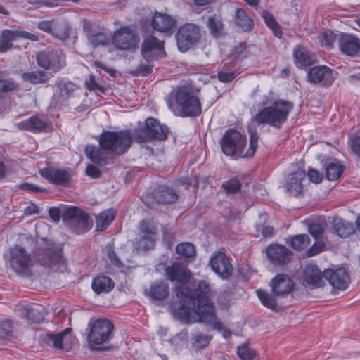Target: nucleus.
I'll use <instances>...</instances> for the list:
<instances>
[{"mask_svg":"<svg viewBox=\"0 0 360 360\" xmlns=\"http://www.w3.org/2000/svg\"><path fill=\"white\" fill-rule=\"evenodd\" d=\"M71 329L66 328L62 333L56 335L48 334L46 337V342L47 345L53 347L57 349H61L63 348V342L65 337L70 334Z\"/></svg>","mask_w":360,"mask_h":360,"instance_id":"46","label":"nucleus"},{"mask_svg":"<svg viewBox=\"0 0 360 360\" xmlns=\"http://www.w3.org/2000/svg\"><path fill=\"white\" fill-rule=\"evenodd\" d=\"M304 281L309 285L319 288L324 284L323 272L316 264H308L304 271Z\"/></svg>","mask_w":360,"mask_h":360,"instance_id":"26","label":"nucleus"},{"mask_svg":"<svg viewBox=\"0 0 360 360\" xmlns=\"http://www.w3.org/2000/svg\"><path fill=\"white\" fill-rule=\"evenodd\" d=\"M309 231L316 239L321 238L323 234V229L317 223L311 224L309 226Z\"/></svg>","mask_w":360,"mask_h":360,"instance_id":"64","label":"nucleus"},{"mask_svg":"<svg viewBox=\"0 0 360 360\" xmlns=\"http://www.w3.org/2000/svg\"><path fill=\"white\" fill-rule=\"evenodd\" d=\"M20 33L17 31L4 30L0 35V53H4L12 48V41L20 37Z\"/></svg>","mask_w":360,"mask_h":360,"instance_id":"39","label":"nucleus"},{"mask_svg":"<svg viewBox=\"0 0 360 360\" xmlns=\"http://www.w3.org/2000/svg\"><path fill=\"white\" fill-rule=\"evenodd\" d=\"M338 72L326 65H316L310 68L307 71L308 81L314 84H320L328 88L332 86L337 79Z\"/></svg>","mask_w":360,"mask_h":360,"instance_id":"15","label":"nucleus"},{"mask_svg":"<svg viewBox=\"0 0 360 360\" xmlns=\"http://www.w3.org/2000/svg\"><path fill=\"white\" fill-rule=\"evenodd\" d=\"M212 271L223 279L229 278L233 273V266L226 254L217 252L210 259Z\"/></svg>","mask_w":360,"mask_h":360,"instance_id":"18","label":"nucleus"},{"mask_svg":"<svg viewBox=\"0 0 360 360\" xmlns=\"http://www.w3.org/2000/svg\"><path fill=\"white\" fill-rule=\"evenodd\" d=\"M139 41V34L129 26L116 30L112 37L113 45L120 51H134L138 48Z\"/></svg>","mask_w":360,"mask_h":360,"instance_id":"14","label":"nucleus"},{"mask_svg":"<svg viewBox=\"0 0 360 360\" xmlns=\"http://www.w3.org/2000/svg\"><path fill=\"white\" fill-rule=\"evenodd\" d=\"M87 38L90 44L96 48L98 46H104L109 43V37L106 34L102 32L89 31Z\"/></svg>","mask_w":360,"mask_h":360,"instance_id":"45","label":"nucleus"},{"mask_svg":"<svg viewBox=\"0 0 360 360\" xmlns=\"http://www.w3.org/2000/svg\"><path fill=\"white\" fill-rule=\"evenodd\" d=\"M293 56L296 65L300 68L310 66L314 63L311 53L302 47L295 49Z\"/></svg>","mask_w":360,"mask_h":360,"instance_id":"40","label":"nucleus"},{"mask_svg":"<svg viewBox=\"0 0 360 360\" xmlns=\"http://www.w3.org/2000/svg\"><path fill=\"white\" fill-rule=\"evenodd\" d=\"M146 295L153 300H165L169 295V285L163 281H155L150 285Z\"/></svg>","mask_w":360,"mask_h":360,"instance_id":"25","label":"nucleus"},{"mask_svg":"<svg viewBox=\"0 0 360 360\" xmlns=\"http://www.w3.org/2000/svg\"><path fill=\"white\" fill-rule=\"evenodd\" d=\"M293 106L292 102L285 100L274 101L270 106L259 110L252 117V122L258 125L269 124L276 129H281L286 122Z\"/></svg>","mask_w":360,"mask_h":360,"instance_id":"3","label":"nucleus"},{"mask_svg":"<svg viewBox=\"0 0 360 360\" xmlns=\"http://www.w3.org/2000/svg\"><path fill=\"white\" fill-rule=\"evenodd\" d=\"M114 282L108 276L99 275L95 277L91 283L92 290L97 294L108 293L114 288Z\"/></svg>","mask_w":360,"mask_h":360,"instance_id":"31","label":"nucleus"},{"mask_svg":"<svg viewBox=\"0 0 360 360\" xmlns=\"http://www.w3.org/2000/svg\"><path fill=\"white\" fill-rule=\"evenodd\" d=\"M345 169V167L339 161L328 162L326 167V177L329 181H335L341 176Z\"/></svg>","mask_w":360,"mask_h":360,"instance_id":"41","label":"nucleus"},{"mask_svg":"<svg viewBox=\"0 0 360 360\" xmlns=\"http://www.w3.org/2000/svg\"><path fill=\"white\" fill-rule=\"evenodd\" d=\"M168 127L160 124L156 118L150 117L145 121L144 125L134 130V139L137 143H142L153 140L164 141L167 139Z\"/></svg>","mask_w":360,"mask_h":360,"instance_id":"6","label":"nucleus"},{"mask_svg":"<svg viewBox=\"0 0 360 360\" xmlns=\"http://www.w3.org/2000/svg\"><path fill=\"white\" fill-rule=\"evenodd\" d=\"M335 39V34L331 30H327L323 34V37L321 41V45L328 49H332Z\"/></svg>","mask_w":360,"mask_h":360,"instance_id":"55","label":"nucleus"},{"mask_svg":"<svg viewBox=\"0 0 360 360\" xmlns=\"http://www.w3.org/2000/svg\"><path fill=\"white\" fill-rule=\"evenodd\" d=\"M338 46L343 54L355 56L360 51V39L354 35L342 33L338 38Z\"/></svg>","mask_w":360,"mask_h":360,"instance_id":"21","label":"nucleus"},{"mask_svg":"<svg viewBox=\"0 0 360 360\" xmlns=\"http://www.w3.org/2000/svg\"><path fill=\"white\" fill-rule=\"evenodd\" d=\"M221 186L226 193H236L240 190L242 184L237 178H232L224 181Z\"/></svg>","mask_w":360,"mask_h":360,"instance_id":"52","label":"nucleus"},{"mask_svg":"<svg viewBox=\"0 0 360 360\" xmlns=\"http://www.w3.org/2000/svg\"><path fill=\"white\" fill-rule=\"evenodd\" d=\"M239 357L243 360H252L256 356V351L249 347L247 343L239 345L237 348Z\"/></svg>","mask_w":360,"mask_h":360,"instance_id":"50","label":"nucleus"},{"mask_svg":"<svg viewBox=\"0 0 360 360\" xmlns=\"http://www.w3.org/2000/svg\"><path fill=\"white\" fill-rule=\"evenodd\" d=\"M325 244L322 241H316L307 251V257H312L321 252L325 249Z\"/></svg>","mask_w":360,"mask_h":360,"instance_id":"61","label":"nucleus"},{"mask_svg":"<svg viewBox=\"0 0 360 360\" xmlns=\"http://www.w3.org/2000/svg\"><path fill=\"white\" fill-rule=\"evenodd\" d=\"M166 278L172 283H187L191 278V272L186 266L179 262H174L165 268Z\"/></svg>","mask_w":360,"mask_h":360,"instance_id":"20","label":"nucleus"},{"mask_svg":"<svg viewBox=\"0 0 360 360\" xmlns=\"http://www.w3.org/2000/svg\"><path fill=\"white\" fill-rule=\"evenodd\" d=\"M349 146L352 153L360 158V136L354 135L349 138Z\"/></svg>","mask_w":360,"mask_h":360,"instance_id":"60","label":"nucleus"},{"mask_svg":"<svg viewBox=\"0 0 360 360\" xmlns=\"http://www.w3.org/2000/svg\"><path fill=\"white\" fill-rule=\"evenodd\" d=\"M40 176L55 186L68 187L72 179L70 167H55L46 162V167L39 169Z\"/></svg>","mask_w":360,"mask_h":360,"instance_id":"13","label":"nucleus"},{"mask_svg":"<svg viewBox=\"0 0 360 360\" xmlns=\"http://www.w3.org/2000/svg\"><path fill=\"white\" fill-rule=\"evenodd\" d=\"M9 262L14 271L20 276H31L32 261L31 256L20 245L10 248Z\"/></svg>","mask_w":360,"mask_h":360,"instance_id":"11","label":"nucleus"},{"mask_svg":"<svg viewBox=\"0 0 360 360\" xmlns=\"http://www.w3.org/2000/svg\"><path fill=\"white\" fill-rule=\"evenodd\" d=\"M176 295L183 304H192L195 313L198 314V303H195V295L193 290L184 286L176 287Z\"/></svg>","mask_w":360,"mask_h":360,"instance_id":"36","label":"nucleus"},{"mask_svg":"<svg viewBox=\"0 0 360 360\" xmlns=\"http://www.w3.org/2000/svg\"><path fill=\"white\" fill-rule=\"evenodd\" d=\"M310 244V238L307 234H299L291 237L290 245L297 251L306 249Z\"/></svg>","mask_w":360,"mask_h":360,"instance_id":"47","label":"nucleus"},{"mask_svg":"<svg viewBox=\"0 0 360 360\" xmlns=\"http://www.w3.org/2000/svg\"><path fill=\"white\" fill-rule=\"evenodd\" d=\"M323 276L331 286L337 290H345L350 283L349 274L345 268H339L336 270L326 269L323 271Z\"/></svg>","mask_w":360,"mask_h":360,"instance_id":"19","label":"nucleus"},{"mask_svg":"<svg viewBox=\"0 0 360 360\" xmlns=\"http://www.w3.org/2000/svg\"><path fill=\"white\" fill-rule=\"evenodd\" d=\"M207 27L210 32L214 38H218L223 34L224 24L219 15H213L208 18Z\"/></svg>","mask_w":360,"mask_h":360,"instance_id":"42","label":"nucleus"},{"mask_svg":"<svg viewBox=\"0 0 360 360\" xmlns=\"http://www.w3.org/2000/svg\"><path fill=\"white\" fill-rule=\"evenodd\" d=\"M39 306L23 305L18 309L19 316L32 323H39L44 320V314L40 311Z\"/></svg>","mask_w":360,"mask_h":360,"instance_id":"30","label":"nucleus"},{"mask_svg":"<svg viewBox=\"0 0 360 360\" xmlns=\"http://www.w3.org/2000/svg\"><path fill=\"white\" fill-rule=\"evenodd\" d=\"M175 37L179 50L185 53L200 41V27L192 22L185 23L178 28Z\"/></svg>","mask_w":360,"mask_h":360,"instance_id":"10","label":"nucleus"},{"mask_svg":"<svg viewBox=\"0 0 360 360\" xmlns=\"http://www.w3.org/2000/svg\"><path fill=\"white\" fill-rule=\"evenodd\" d=\"M55 86L56 88V92L58 93L60 96L64 100L72 96L77 89L76 84L65 78L58 79L55 82Z\"/></svg>","mask_w":360,"mask_h":360,"instance_id":"33","label":"nucleus"},{"mask_svg":"<svg viewBox=\"0 0 360 360\" xmlns=\"http://www.w3.org/2000/svg\"><path fill=\"white\" fill-rule=\"evenodd\" d=\"M51 34L62 41H65L70 36V27L63 22L53 24Z\"/></svg>","mask_w":360,"mask_h":360,"instance_id":"48","label":"nucleus"},{"mask_svg":"<svg viewBox=\"0 0 360 360\" xmlns=\"http://www.w3.org/2000/svg\"><path fill=\"white\" fill-rule=\"evenodd\" d=\"M153 195L157 202L160 204L174 203L178 198L177 194L172 188L165 186H158L153 191Z\"/></svg>","mask_w":360,"mask_h":360,"instance_id":"28","label":"nucleus"},{"mask_svg":"<svg viewBox=\"0 0 360 360\" xmlns=\"http://www.w3.org/2000/svg\"><path fill=\"white\" fill-rule=\"evenodd\" d=\"M141 55L147 62H153L165 56L164 43L150 35L146 37L141 47Z\"/></svg>","mask_w":360,"mask_h":360,"instance_id":"17","label":"nucleus"},{"mask_svg":"<svg viewBox=\"0 0 360 360\" xmlns=\"http://www.w3.org/2000/svg\"><path fill=\"white\" fill-rule=\"evenodd\" d=\"M259 135L256 131L250 134V146L245 152L247 139L245 135L235 129L226 131L220 141L222 152L227 156L236 158H252L255 154L258 146Z\"/></svg>","mask_w":360,"mask_h":360,"instance_id":"1","label":"nucleus"},{"mask_svg":"<svg viewBox=\"0 0 360 360\" xmlns=\"http://www.w3.org/2000/svg\"><path fill=\"white\" fill-rule=\"evenodd\" d=\"M35 256L41 266L50 269L59 266L65 262L62 247L47 239L43 240Z\"/></svg>","mask_w":360,"mask_h":360,"instance_id":"8","label":"nucleus"},{"mask_svg":"<svg viewBox=\"0 0 360 360\" xmlns=\"http://www.w3.org/2000/svg\"><path fill=\"white\" fill-rule=\"evenodd\" d=\"M18 188L20 190L26 191L30 193H47L49 190L45 188L40 187L36 184L25 182L18 186Z\"/></svg>","mask_w":360,"mask_h":360,"instance_id":"56","label":"nucleus"},{"mask_svg":"<svg viewBox=\"0 0 360 360\" xmlns=\"http://www.w3.org/2000/svg\"><path fill=\"white\" fill-rule=\"evenodd\" d=\"M266 253L269 262L279 271L286 269L292 255V252L289 248L277 243L266 247Z\"/></svg>","mask_w":360,"mask_h":360,"instance_id":"16","label":"nucleus"},{"mask_svg":"<svg viewBox=\"0 0 360 360\" xmlns=\"http://www.w3.org/2000/svg\"><path fill=\"white\" fill-rule=\"evenodd\" d=\"M12 322L6 319L0 321V338H5L12 333Z\"/></svg>","mask_w":360,"mask_h":360,"instance_id":"58","label":"nucleus"},{"mask_svg":"<svg viewBox=\"0 0 360 360\" xmlns=\"http://www.w3.org/2000/svg\"><path fill=\"white\" fill-rule=\"evenodd\" d=\"M62 219L77 231H87L93 225V220L89 214L75 206L67 207L62 214Z\"/></svg>","mask_w":360,"mask_h":360,"instance_id":"12","label":"nucleus"},{"mask_svg":"<svg viewBox=\"0 0 360 360\" xmlns=\"http://www.w3.org/2000/svg\"><path fill=\"white\" fill-rule=\"evenodd\" d=\"M175 108L168 102L169 108L182 117H195L202 113V105L199 98L188 86H179L174 93Z\"/></svg>","mask_w":360,"mask_h":360,"instance_id":"4","label":"nucleus"},{"mask_svg":"<svg viewBox=\"0 0 360 360\" xmlns=\"http://www.w3.org/2000/svg\"><path fill=\"white\" fill-rule=\"evenodd\" d=\"M256 292L259 300L264 307L275 311H278V303L273 295L261 289L257 290Z\"/></svg>","mask_w":360,"mask_h":360,"instance_id":"44","label":"nucleus"},{"mask_svg":"<svg viewBox=\"0 0 360 360\" xmlns=\"http://www.w3.org/2000/svg\"><path fill=\"white\" fill-rule=\"evenodd\" d=\"M195 295V303H198V315L199 321L210 325L214 329L221 331L223 323L217 317L214 304L210 300V285L204 281H200L198 286L193 290Z\"/></svg>","mask_w":360,"mask_h":360,"instance_id":"2","label":"nucleus"},{"mask_svg":"<svg viewBox=\"0 0 360 360\" xmlns=\"http://www.w3.org/2000/svg\"><path fill=\"white\" fill-rule=\"evenodd\" d=\"M238 72L236 70L227 71L226 70H219L217 71V77L222 83H231L238 76Z\"/></svg>","mask_w":360,"mask_h":360,"instance_id":"53","label":"nucleus"},{"mask_svg":"<svg viewBox=\"0 0 360 360\" xmlns=\"http://www.w3.org/2000/svg\"><path fill=\"white\" fill-rule=\"evenodd\" d=\"M271 287L275 295L280 296L290 293L294 287L292 279L285 274H277L271 282Z\"/></svg>","mask_w":360,"mask_h":360,"instance_id":"23","label":"nucleus"},{"mask_svg":"<svg viewBox=\"0 0 360 360\" xmlns=\"http://www.w3.org/2000/svg\"><path fill=\"white\" fill-rule=\"evenodd\" d=\"M98 143L101 149L105 151H109L116 155H122L131 146V134L129 130L104 131L99 136Z\"/></svg>","mask_w":360,"mask_h":360,"instance_id":"5","label":"nucleus"},{"mask_svg":"<svg viewBox=\"0 0 360 360\" xmlns=\"http://www.w3.org/2000/svg\"><path fill=\"white\" fill-rule=\"evenodd\" d=\"M212 339V335L204 334L198 330L191 333L190 342L195 350H200L207 347Z\"/></svg>","mask_w":360,"mask_h":360,"instance_id":"35","label":"nucleus"},{"mask_svg":"<svg viewBox=\"0 0 360 360\" xmlns=\"http://www.w3.org/2000/svg\"><path fill=\"white\" fill-rule=\"evenodd\" d=\"M234 21L245 32L252 30L254 26L252 19L248 16L243 8H236Z\"/></svg>","mask_w":360,"mask_h":360,"instance_id":"38","label":"nucleus"},{"mask_svg":"<svg viewBox=\"0 0 360 360\" xmlns=\"http://www.w3.org/2000/svg\"><path fill=\"white\" fill-rule=\"evenodd\" d=\"M37 65L45 70L56 73L66 66V56L61 49L49 46L36 56Z\"/></svg>","mask_w":360,"mask_h":360,"instance_id":"9","label":"nucleus"},{"mask_svg":"<svg viewBox=\"0 0 360 360\" xmlns=\"http://www.w3.org/2000/svg\"><path fill=\"white\" fill-rule=\"evenodd\" d=\"M116 211L113 208L105 210L96 217V230L103 231L115 219Z\"/></svg>","mask_w":360,"mask_h":360,"instance_id":"34","label":"nucleus"},{"mask_svg":"<svg viewBox=\"0 0 360 360\" xmlns=\"http://www.w3.org/2000/svg\"><path fill=\"white\" fill-rule=\"evenodd\" d=\"M139 230L142 233L141 236L151 235L154 237L155 235V229L147 221H143L140 224Z\"/></svg>","mask_w":360,"mask_h":360,"instance_id":"62","label":"nucleus"},{"mask_svg":"<svg viewBox=\"0 0 360 360\" xmlns=\"http://www.w3.org/2000/svg\"><path fill=\"white\" fill-rule=\"evenodd\" d=\"M150 62L141 63L136 70L134 71V75L146 76L152 72L153 65L150 64Z\"/></svg>","mask_w":360,"mask_h":360,"instance_id":"57","label":"nucleus"},{"mask_svg":"<svg viewBox=\"0 0 360 360\" xmlns=\"http://www.w3.org/2000/svg\"><path fill=\"white\" fill-rule=\"evenodd\" d=\"M114 326L104 318L90 321L87 328V341L91 348L98 349L96 346L108 342L113 337Z\"/></svg>","mask_w":360,"mask_h":360,"instance_id":"7","label":"nucleus"},{"mask_svg":"<svg viewBox=\"0 0 360 360\" xmlns=\"http://www.w3.org/2000/svg\"><path fill=\"white\" fill-rule=\"evenodd\" d=\"M332 223L335 233L342 238L349 237L355 231L354 226L352 223L340 217H333Z\"/></svg>","mask_w":360,"mask_h":360,"instance_id":"29","label":"nucleus"},{"mask_svg":"<svg viewBox=\"0 0 360 360\" xmlns=\"http://www.w3.org/2000/svg\"><path fill=\"white\" fill-rule=\"evenodd\" d=\"M86 87L90 91L98 90L101 92H105V87L96 83L93 75H90L89 79L86 82Z\"/></svg>","mask_w":360,"mask_h":360,"instance_id":"63","label":"nucleus"},{"mask_svg":"<svg viewBox=\"0 0 360 360\" xmlns=\"http://www.w3.org/2000/svg\"><path fill=\"white\" fill-rule=\"evenodd\" d=\"M48 127V123L38 116H32L18 124V128L34 133L45 131Z\"/></svg>","mask_w":360,"mask_h":360,"instance_id":"27","label":"nucleus"},{"mask_svg":"<svg viewBox=\"0 0 360 360\" xmlns=\"http://www.w3.org/2000/svg\"><path fill=\"white\" fill-rule=\"evenodd\" d=\"M104 150L99 146L86 145L84 149L85 154L91 161L99 166H104L107 164Z\"/></svg>","mask_w":360,"mask_h":360,"instance_id":"32","label":"nucleus"},{"mask_svg":"<svg viewBox=\"0 0 360 360\" xmlns=\"http://www.w3.org/2000/svg\"><path fill=\"white\" fill-rule=\"evenodd\" d=\"M155 238L151 235L140 236L137 240L136 248L139 250H148L153 248Z\"/></svg>","mask_w":360,"mask_h":360,"instance_id":"51","label":"nucleus"},{"mask_svg":"<svg viewBox=\"0 0 360 360\" xmlns=\"http://www.w3.org/2000/svg\"><path fill=\"white\" fill-rule=\"evenodd\" d=\"M176 316L178 318L186 323H191V308L185 307L182 306L179 307L178 310L176 311Z\"/></svg>","mask_w":360,"mask_h":360,"instance_id":"59","label":"nucleus"},{"mask_svg":"<svg viewBox=\"0 0 360 360\" xmlns=\"http://www.w3.org/2000/svg\"><path fill=\"white\" fill-rule=\"evenodd\" d=\"M21 77L24 82L34 85L46 84L49 79L47 72L41 70L25 72L21 74Z\"/></svg>","mask_w":360,"mask_h":360,"instance_id":"37","label":"nucleus"},{"mask_svg":"<svg viewBox=\"0 0 360 360\" xmlns=\"http://www.w3.org/2000/svg\"><path fill=\"white\" fill-rule=\"evenodd\" d=\"M233 56L236 60H242L250 56V51L245 43H242L235 48Z\"/></svg>","mask_w":360,"mask_h":360,"instance_id":"54","label":"nucleus"},{"mask_svg":"<svg viewBox=\"0 0 360 360\" xmlns=\"http://www.w3.org/2000/svg\"><path fill=\"white\" fill-rule=\"evenodd\" d=\"M176 24V20L171 15L155 12L150 22L152 27L160 32H167L172 30Z\"/></svg>","mask_w":360,"mask_h":360,"instance_id":"24","label":"nucleus"},{"mask_svg":"<svg viewBox=\"0 0 360 360\" xmlns=\"http://www.w3.org/2000/svg\"><path fill=\"white\" fill-rule=\"evenodd\" d=\"M176 253L181 257L191 258L195 255V248L189 242H183L176 247Z\"/></svg>","mask_w":360,"mask_h":360,"instance_id":"49","label":"nucleus"},{"mask_svg":"<svg viewBox=\"0 0 360 360\" xmlns=\"http://www.w3.org/2000/svg\"><path fill=\"white\" fill-rule=\"evenodd\" d=\"M305 176L306 173L304 169H298L288 175L285 188L290 195L297 197L303 192L302 181Z\"/></svg>","mask_w":360,"mask_h":360,"instance_id":"22","label":"nucleus"},{"mask_svg":"<svg viewBox=\"0 0 360 360\" xmlns=\"http://www.w3.org/2000/svg\"><path fill=\"white\" fill-rule=\"evenodd\" d=\"M261 15L264 19L266 26L272 30L274 36L278 38H281L283 32L280 25L276 20L274 16L266 10L262 11Z\"/></svg>","mask_w":360,"mask_h":360,"instance_id":"43","label":"nucleus"}]
</instances>
